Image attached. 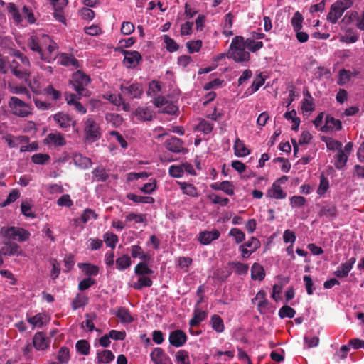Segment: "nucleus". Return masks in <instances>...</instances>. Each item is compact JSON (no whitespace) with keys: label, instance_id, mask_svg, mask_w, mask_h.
Returning a JSON list of instances; mask_svg holds the SVG:
<instances>
[{"label":"nucleus","instance_id":"f704fd0d","mask_svg":"<svg viewBox=\"0 0 364 364\" xmlns=\"http://www.w3.org/2000/svg\"><path fill=\"white\" fill-rule=\"evenodd\" d=\"M136 282L133 284V288L137 290L141 289L144 287H150L153 284L151 279L147 275L139 276Z\"/></svg>","mask_w":364,"mask_h":364},{"label":"nucleus","instance_id":"cd10ccee","mask_svg":"<svg viewBox=\"0 0 364 364\" xmlns=\"http://www.w3.org/2000/svg\"><path fill=\"white\" fill-rule=\"evenodd\" d=\"M60 64L63 66H72L75 68H77L79 67L78 60L73 55L61 53L60 55Z\"/></svg>","mask_w":364,"mask_h":364},{"label":"nucleus","instance_id":"1a4fd4ad","mask_svg":"<svg viewBox=\"0 0 364 364\" xmlns=\"http://www.w3.org/2000/svg\"><path fill=\"white\" fill-rule=\"evenodd\" d=\"M2 244L4 245L0 248V256L21 255L22 254V250L17 243L4 238Z\"/></svg>","mask_w":364,"mask_h":364},{"label":"nucleus","instance_id":"ea45409f","mask_svg":"<svg viewBox=\"0 0 364 364\" xmlns=\"http://www.w3.org/2000/svg\"><path fill=\"white\" fill-rule=\"evenodd\" d=\"M132 264V260L129 255H124L122 257H119L116 260V266L117 268L123 271L127 268H129Z\"/></svg>","mask_w":364,"mask_h":364},{"label":"nucleus","instance_id":"052dcab7","mask_svg":"<svg viewBox=\"0 0 364 364\" xmlns=\"http://www.w3.org/2000/svg\"><path fill=\"white\" fill-rule=\"evenodd\" d=\"M33 102L36 107L42 111L48 110L50 109H52L53 107L52 103L42 101L37 97L33 98Z\"/></svg>","mask_w":364,"mask_h":364},{"label":"nucleus","instance_id":"09e8293b","mask_svg":"<svg viewBox=\"0 0 364 364\" xmlns=\"http://www.w3.org/2000/svg\"><path fill=\"white\" fill-rule=\"evenodd\" d=\"M229 235L235 239L236 244H240L245 240V234L239 228H232L229 232Z\"/></svg>","mask_w":364,"mask_h":364},{"label":"nucleus","instance_id":"2eb2a0df","mask_svg":"<svg viewBox=\"0 0 364 364\" xmlns=\"http://www.w3.org/2000/svg\"><path fill=\"white\" fill-rule=\"evenodd\" d=\"M150 356L154 364H171L170 358L161 348H155Z\"/></svg>","mask_w":364,"mask_h":364},{"label":"nucleus","instance_id":"393cba45","mask_svg":"<svg viewBox=\"0 0 364 364\" xmlns=\"http://www.w3.org/2000/svg\"><path fill=\"white\" fill-rule=\"evenodd\" d=\"M75 165L82 169H86L91 166L92 161L88 157L83 156L80 154H75L73 157Z\"/></svg>","mask_w":364,"mask_h":364},{"label":"nucleus","instance_id":"338daca9","mask_svg":"<svg viewBox=\"0 0 364 364\" xmlns=\"http://www.w3.org/2000/svg\"><path fill=\"white\" fill-rule=\"evenodd\" d=\"M264 83V79L262 76L261 74H259L257 77L254 80L252 85L249 89L251 90V92H257L261 86H262Z\"/></svg>","mask_w":364,"mask_h":364},{"label":"nucleus","instance_id":"49530a36","mask_svg":"<svg viewBox=\"0 0 364 364\" xmlns=\"http://www.w3.org/2000/svg\"><path fill=\"white\" fill-rule=\"evenodd\" d=\"M303 21L304 18L300 12L296 11L291 20V23L294 31H300L302 28Z\"/></svg>","mask_w":364,"mask_h":364},{"label":"nucleus","instance_id":"f03ea898","mask_svg":"<svg viewBox=\"0 0 364 364\" xmlns=\"http://www.w3.org/2000/svg\"><path fill=\"white\" fill-rule=\"evenodd\" d=\"M48 43H50V37L48 35L36 34L28 38L27 46L31 50L38 53L43 60L49 62L51 58L46 56L43 51V48Z\"/></svg>","mask_w":364,"mask_h":364},{"label":"nucleus","instance_id":"bb28decb","mask_svg":"<svg viewBox=\"0 0 364 364\" xmlns=\"http://www.w3.org/2000/svg\"><path fill=\"white\" fill-rule=\"evenodd\" d=\"M235 155L237 157H244L250 154V150L246 147L244 142L237 139L233 145Z\"/></svg>","mask_w":364,"mask_h":364},{"label":"nucleus","instance_id":"a878e982","mask_svg":"<svg viewBox=\"0 0 364 364\" xmlns=\"http://www.w3.org/2000/svg\"><path fill=\"white\" fill-rule=\"evenodd\" d=\"M11 73L19 79H26L30 73L28 69H18V63L14 60L9 65Z\"/></svg>","mask_w":364,"mask_h":364},{"label":"nucleus","instance_id":"e433bc0d","mask_svg":"<svg viewBox=\"0 0 364 364\" xmlns=\"http://www.w3.org/2000/svg\"><path fill=\"white\" fill-rule=\"evenodd\" d=\"M134 273L137 276H145L152 274L154 271L148 267L147 263L139 262L134 268Z\"/></svg>","mask_w":364,"mask_h":364},{"label":"nucleus","instance_id":"4c0bfd02","mask_svg":"<svg viewBox=\"0 0 364 364\" xmlns=\"http://www.w3.org/2000/svg\"><path fill=\"white\" fill-rule=\"evenodd\" d=\"M178 184L184 194L191 197H198V193L197 188L193 184L186 182H179Z\"/></svg>","mask_w":364,"mask_h":364},{"label":"nucleus","instance_id":"680f3d73","mask_svg":"<svg viewBox=\"0 0 364 364\" xmlns=\"http://www.w3.org/2000/svg\"><path fill=\"white\" fill-rule=\"evenodd\" d=\"M20 197V193L18 190L14 189L7 196V198L3 202L2 206H6L16 201Z\"/></svg>","mask_w":364,"mask_h":364},{"label":"nucleus","instance_id":"b1692460","mask_svg":"<svg viewBox=\"0 0 364 364\" xmlns=\"http://www.w3.org/2000/svg\"><path fill=\"white\" fill-rule=\"evenodd\" d=\"M136 117L142 122L151 121L153 119V112L148 107H139L134 112Z\"/></svg>","mask_w":364,"mask_h":364},{"label":"nucleus","instance_id":"de8ad7c7","mask_svg":"<svg viewBox=\"0 0 364 364\" xmlns=\"http://www.w3.org/2000/svg\"><path fill=\"white\" fill-rule=\"evenodd\" d=\"M296 314V311L289 306L284 305L279 310V316L281 318H294Z\"/></svg>","mask_w":364,"mask_h":364},{"label":"nucleus","instance_id":"9b49d317","mask_svg":"<svg viewBox=\"0 0 364 364\" xmlns=\"http://www.w3.org/2000/svg\"><path fill=\"white\" fill-rule=\"evenodd\" d=\"M120 90L129 99L140 98L143 94V89L139 83H133L129 86L122 85Z\"/></svg>","mask_w":364,"mask_h":364},{"label":"nucleus","instance_id":"a18cd8bd","mask_svg":"<svg viewBox=\"0 0 364 364\" xmlns=\"http://www.w3.org/2000/svg\"><path fill=\"white\" fill-rule=\"evenodd\" d=\"M104 241L106 245L112 249L115 248L117 243L119 241L118 237L117 235L107 232L103 235Z\"/></svg>","mask_w":364,"mask_h":364},{"label":"nucleus","instance_id":"f8f14e48","mask_svg":"<svg viewBox=\"0 0 364 364\" xmlns=\"http://www.w3.org/2000/svg\"><path fill=\"white\" fill-rule=\"evenodd\" d=\"M187 339L188 337L186 333L180 329L171 331L168 338L170 344L176 348L183 346L186 343Z\"/></svg>","mask_w":364,"mask_h":364},{"label":"nucleus","instance_id":"79ce46f5","mask_svg":"<svg viewBox=\"0 0 364 364\" xmlns=\"http://www.w3.org/2000/svg\"><path fill=\"white\" fill-rule=\"evenodd\" d=\"M243 43L246 48L252 53L259 50L263 47V43L262 41H255L252 38H247L246 40L243 38Z\"/></svg>","mask_w":364,"mask_h":364},{"label":"nucleus","instance_id":"473e14b6","mask_svg":"<svg viewBox=\"0 0 364 364\" xmlns=\"http://www.w3.org/2000/svg\"><path fill=\"white\" fill-rule=\"evenodd\" d=\"M78 267L89 277L90 276H97L99 274V267L90 263H79Z\"/></svg>","mask_w":364,"mask_h":364},{"label":"nucleus","instance_id":"6ab92c4d","mask_svg":"<svg viewBox=\"0 0 364 364\" xmlns=\"http://www.w3.org/2000/svg\"><path fill=\"white\" fill-rule=\"evenodd\" d=\"M220 235V232L216 229H213L211 231L200 232L198 240L202 245H208L210 244L212 241L218 239Z\"/></svg>","mask_w":364,"mask_h":364},{"label":"nucleus","instance_id":"37998d69","mask_svg":"<svg viewBox=\"0 0 364 364\" xmlns=\"http://www.w3.org/2000/svg\"><path fill=\"white\" fill-rule=\"evenodd\" d=\"M77 351L83 355H87L90 353V345L86 340L82 339L77 341L75 344Z\"/></svg>","mask_w":364,"mask_h":364},{"label":"nucleus","instance_id":"423d86ee","mask_svg":"<svg viewBox=\"0 0 364 364\" xmlns=\"http://www.w3.org/2000/svg\"><path fill=\"white\" fill-rule=\"evenodd\" d=\"M84 131L87 141L94 142L101 137L100 128L92 118L86 120Z\"/></svg>","mask_w":364,"mask_h":364},{"label":"nucleus","instance_id":"4be33fe9","mask_svg":"<svg viewBox=\"0 0 364 364\" xmlns=\"http://www.w3.org/2000/svg\"><path fill=\"white\" fill-rule=\"evenodd\" d=\"M114 359V355L111 350H98L97 353L96 363L97 364H108Z\"/></svg>","mask_w":364,"mask_h":364},{"label":"nucleus","instance_id":"603ef678","mask_svg":"<svg viewBox=\"0 0 364 364\" xmlns=\"http://www.w3.org/2000/svg\"><path fill=\"white\" fill-rule=\"evenodd\" d=\"M57 359L61 363H67L70 360V351L68 348L63 346L60 348Z\"/></svg>","mask_w":364,"mask_h":364},{"label":"nucleus","instance_id":"39448f33","mask_svg":"<svg viewBox=\"0 0 364 364\" xmlns=\"http://www.w3.org/2000/svg\"><path fill=\"white\" fill-rule=\"evenodd\" d=\"M90 81V79L88 75L80 71H77L73 74L70 83L79 95L86 96L85 87L88 85Z\"/></svg>","mask_w":364,"mask_h":364},{"label":"nucleus","instance_id":"bf43d9fd","mask_svg":"<svg viewBox=\"0 0 364 364\" xmlns=\"http://www.w3.org/2000/svg\"><path fill=\"white\" fill-rule=\"evenodd\" d=\"M243 245L244 246H246V247L250 248V250L255 252L257 249L260 247L261 243L260 241L255 237H251L250 240L245 242Z\"/></svg>","mask_w":364,"mask_h":364},{"label":"nucleus","instance_id":"dca6fc26","mask_svg":"<svg viewBox=\"0 0 364 364\" xmlns=\"http://www.w3.org/2000/svg\"><path fill=\"white\" fill-rule=\"evenodd\" d=\"M355 262V257L350 258L347 262L342 263L338 267L337 269L334 272V274L338 278L346 277L353 269Z\"/></svg>","mask_w":364,"mask_h":364},{"label":"nucleus","instance_id":"72a5a7b5","mask_svg":"<svg viewBox=\"0 0 364 364\" xmlns=\"http://www.w3.org/2000/svg\"><path fill=\"white\" fill-rule=\"evenodd\" d=\"M210 324L212 328L217 333H222L225 330L224 322L222 318L217 314H214L211 316Z\"/></svg>","mask_w":364,"mask_h":364},{"label":"nucleus","instance_id":"5fc2aeb1","mask_svg":"<svg viewBox=\"0 0 364 364\" xmlns=\"http://www.w3.org/2000/svg\"><path fill=\"white\" fill-rule=\"evenodd\" d=\"M213 124L210 123L205 119H202L198 125V129L203 132L204 134H210L213 129Z\"/></svg>","mask_w":364,"mask_h":364},{"label":"nucleus","instance_id":"c9c22d12","mask_svg":"<svg viewBox=\"0 0 364 364\" xmlns=\"http://www.w3.org/2000/svg\"><path fill=\"white\" fill-rule=\"evenodd\" d=\"M89 299L87 296L77 294L75 298L72 301V308L73 310H77L80 307H83L88 304Z\"/></svg>","mask_w":364,"mask_h":364},{"label":"nucleus","instance_id":"8fccbe9b","mask_svg":"<svg viewBox=\"0 0 364 364\" xmlns=\"http://www.w3.org/2000/svg\"><path fill=\"white\" fill-rule=\"evenodd\" d=\"M268 194L270 197H273L276 199H283L287 196V193H284L279 185H277L275 183L273 184V189L272 192H269Z\"/></svg>","mask_w":364,"mask_h":364},{"label":"nucleus","instance_id":"4d7b16f0","mask_svg":"<svg viewBox=\"0 0 364 364\" xmlns=\"http://www.w3.org/2000/svg\"><path fill=\"white\" fill-rule=\"evenodd\" d=\"M50 159V156L47 154H36L32 156L31 161L36 164H43Z\"/></svg>","mask_w":364,"mask_h":364},{"label":"nucleus","instance_id":"f257e3e1","mask_svg":"<svg viewBox=\"0 0 364 364\" xmlns=\"http://www.w3.org/2000/svg\"><path fill=\"white\" fill-rule=\"evenodd\" d=\"M245 49L246 47L243 43V37L240 36H235L230 44L228 53L229 57L238 63L249 61L250 55Z\"/></svg>","mask_w":364,"mask_h":364},{"label":"nucleus","instance_id":"3c124183","mask_svg":"<svg viewBox=\"0 0 364 364\" xmlns=\"http://www.w3.org/2000/svg\"><path fill=\"white\" fill-rule=\"evenodd\" d=\"M175 357L177 364H190L188 353L184 350H178Z\"/></svg>","mask_w":364,"mask_h":364},{"label":"nucleus","instance_id":"6e6552de","mask_svg":"<svg viewBox=\"0 0 364 364\" xmlns=\"http://www.w3.org/2000/svg\"><path fill=\"white\" fill-rule=\"evenodd\" d=\"M52 117L55 123L63 129H67L70 127L74 129L77 124L76 121L72 117L63 112H58Z\"/></svg>","mask_w":364,"mask_h":364},{"label":"nucleus","instance_id":"774afa93","mask_svg":"<svg viewBox=\"0 0 364 364\" xmlns=\"http://www.w3.org/2000/svg\"><path fill=\"white\" fill-rule=\"evenodd\" d=\"M57 204L59 206H65L70 208L73 205V203L70 199V195L64 194L58 199Z\"/></svg>","mask_w":364,"mask_h":364},{"label":"nucleus","instance_id":"c756f323","mask_svg":"<svg viewBox=\"0 0 364 364\" xmlns=\"http://www.w3.org/2000/svg\"><path fill=\"white\" fill-rule=\"evenodd\" d=\"M320 217H325L327 218H334L337 215L336 207L333 204H326L323 205L318 212Z\"/></svg>","mask_w":364,"mask_h":364},{"label":"nucleus","instance_id":"0e129e2a","mask_svg":"<svg viewBox=\"0 0 364 364\" xmlns=\"http://www.w3.org/2000/svg\"><path fill=\"white\" fill-rule=\"evenodd\" d=\"M95 284V280L91 277H87L80 281L78 284L80 291H85Z\"/></svg>","mask_w":364,"mask_h":364},{"label":"nucleus","instance_id":"c85d7f7f","mask_svg":"<svg viewBox=\"0 0 364 364\" xmlns=\"http://www.w3.org/2000/svg\"><path fill=\"white\" fill-rule=\"evenodd\" d=\"M348 156L343 150H340L334 156V166L336 169L341 170L346 165Z\"/></svg>","mask_w":364,"mask_h":364},{"label":"nucleus","instance_id":"7ed1b4c3","mask_svg":"<svg viewBox=\"0 0 364 364\" xmlns=\"http://www.w3.org/2000/svg\"><path fill=\"white\" fill-rule=\"evenodd\" d=\"M0 235H1L3 238H6L11 242L16 240L18 242H23L29 239L31 233L28 230L23 228L4 226L1 228Z\"/></svg>","mask_w":364,"mask_h":364},{"label":"nucleus","instance_id":"412c9836","mask_svg":"<svg viewBox=\"0 0 364 364\" xmlns=\"http://www.w3.org/2000/svg\"><path fill=\"white\" fill-rule=\"evenodd\" d=\"M210 188L213 190H220L229 196L234 194V186L229 181H224L221 183H213L210 184Z\"/></svg>","mask_w":364,"mask_h":364},{"label":"nucleus","instance_id":"20e7f679","mask_svg":"<svg viewBox=\"0 0 364 364\" xmlns=\"http://www.w3.org/2000/svg\"><path fill=\"white\" fill-rule=\"evenodd\" d=\"M9 107L14 115L20 117H26L31 114V106L17 97L10 98Z\"/></svg>","mask_w":364,"mask_h":364},{"label":"nucleus","instance_id":"ddd939ff","mask_svg":"<svg viewBox=\"0 0 364 364\" xmlns=\"http://www.w3.org/2000/svg\"><path fill=\"white\" fill-rule=\"evenodd\" d=\"M165 147L173 153L187 152V149L183 147V141L176 136H171L164 143Z\"/></svg>","mask_w":364,"mask_h":364},{"label":"nucleus","instance_id":"13d9d810","mask_svg":"<svg viewBox=\"0 0 364 364\" xmlns=\"http://www.w3.org/2000/svg\"><path fill=\"white\" fill-rule=\"evenodd\" d=\"M126 220L127 221L134 220L136 223H142L146 221V215L143 214H136L134 213H129L126 215Z\"/></svg>","mask_w":364,"mask_h":364},{"label":"nucleus","instance_id":"5701e85b","mask_svg":"<svg viewBox=\"0 0 364 364\" xmlns=\"http://www.w3.org/2000/svg\"><path fill=\"white\" fill-rule=\"evenodd\" d=\"M92 181L105 182L109 177L106 169L100 166L94 168L92 171Z\"/></svg>","mask_w":364,"mask_h":364},{"label":"nucleus","instance_id":"7c9ffc66","mask_svg":"<svg viewBox=\"0 0 364 364\" xmlns=\"http://www.w3.org/2000/svg\"><path fill=\"white\" fill-rule=\"evenodd\" d=\"M116 316L123 323H131L134 321V318L132 316L129 310L125 307L119 308L117 312L116 313Z\"/></svg>","mask_w":364,"mask_h":364},{"label":"nucleus","instance_id":"aec40b11","mask_svg":"<svg viewBox=\"0 0 364 364\" xmlns=\"http://www.w3.org/2000/svg\"><path fill=\"white\" fill-rule=\"evenodd\" d=\"M44 143L48 146H63L66 140L60 133H50L44 139Z\"/></svg>","mask_w":364,"mask_h":364},{"label":"nucleus","instance_id":"9d476101","mask_svg":"<svg viewBox=\"0 0 364 364\" xmlns=\"http://www.w3.org/2000/svg\"><path fill=\"white\" fill-rule=\"evenodd\" d=\"M122 53L124 56L123 63L128 68H136L142 59L141 54L136 50H122Z\"/></svg>","mask_w":364,"mask_h":364},{"label":"nucleus","instance_id":"69168bd1","mask_svg":"<svg viewBox=\"0 0 364 364\" xmlns=\"http://www.w3.org/2000/svg\"><path fill=\"white\" fill-rule=\"evenodd\" d=\"M168 173L173 178H180L183 174V167L181 166L172 165L169 167Z\"/></svg>","mask_w":364,"mask_h":364},{"label":"nucleus","instance_id":"0eeeda50","mask_svg":"<svg viewBox=\"0 0 364 364\" xmlns=\"http://www.w3.org/2000/svg\"><path fill=\"white\" fill-rule=\"evenodd\" d=\"M350 7H351L350 2L347 4L342 1H337L331 5V11L327 16L328 21L332 23H336L344 11Z\"/></svg>","mask_w":364,"mask_h":364},{"label":"nucleus","instance_id":"58836bf2","mask_svg":"<svg viewBox=\"0 0 364 364\" xmlns=\"http://www.w3.org/2000/svg\"><path fill=\"white\" fill-rule=\"evenodd\" d=\"M127 198L136 203H141L150 204L154 203V198L151 196H141L130 193H127Z\"/></svg>","mask_w":364,"mask_h":364},{"label":"nucleus","instance_id":"f3484780","mask_svg":"<svg viewBox=\"0 0 364 364\" xmlns=\"http://www.w3.org/2000/svg\"><path fill=\"white\" fill-rule=\"evenodd\" d=\"M50 340L43 332H37L33 338V345L38 350H44L49 347Z\"/></svg>","mask_w":364,"mask_h":364},{"label":"nucleus","instance_id":"a19ab883","mask_svg":"<svg viewBox=\"0 0 364 364\" xmlns=\"http://www.w3.org/2000/svg\"><path fill=\"white\" fill-rule=\"evenodd\" d=\"M43 94L49 97L53 101H58L62 97L61 92L57 90L50 85L43 89Z\"/></svg>","mask_w":364,"mask_h":364},{"label":"nucleus","instance_id":"e2e57ef3","mask_svg":"<svg viewBox=\"0 0 364 364\" xmlns=\"http://www.w3.org/2000/svg\"><path fill=\"white\" fill-rule=\"evenodd\" d=\"M21 210L22 214L26 217L35 218L36 214L31 211V206L28 202H23L21 205Z\"/></svg>","mask_w":364,"mask_h":364},{"label":"nucleus","instance_id":"864d4df0","mask_svg":"<svg viewBox=\"0 0 364 364\" xmlns=\"http://www.w3.org/2000/svg\"><path fill=\"white\" fill-rule=\"evenodd\" d=\"M164 42L166 44V49L173 53L178 49V45L176 42L167 35L164 36Z\"/></svg>","mask_w":364,"mask_h":364},{"label":"nucleus","instance_id":"2f4dec72","mask_svg":"<svg viewBox=\"0 0 364 364\" xmlns=\"http://www.w3.org/2000/svg\"><path fill=\"white\" fill-rule=\"evenodd\" d=\"M265 272L263 267L258 263H254L251 268V277L254 280L262 281L264 279Z\"/></svg>","mask_w":364,"mask_h":364},{"label":"nucleus","instance_id":"6e6d98bb","mask_svg":"<svg viewBox=\"0 0 364 364\" xmlns=\"http://www.w3.org/2000/svg\"><path fill=\"white\" fill-rule=\"evenodd\" d=\"M186 46L190 53L198 52L202 46V41L200 40L190 41L186 43Z\"/></svg>","mask_w":364,"mask_h":364},{"label":"nucleus","instance_id":"c03bdc74","mask_svg":"<svg viewBox=\"0 0 364 364\" xmlns=\"http://www.w3.org/2000/svg\"><path fill=\"white\" fill-rule=\"evenodd\" d=\"M322 141L326 142V146L329 150H337V152L340 151V150H343V144L338 140L331 138L326 139V137H323Z\"/></svg>","mask_w":364,"mask_h":364},{"label":"nucleus","instance_id":"4468645a","mask_svg":"<svg viewBox=\"0 0 364 364\" xmlns=\"http://www.w3.org/2000/svg\"><path fill=\"white\" fill-rule=\"evenodd\" d=\"M255 301H259L257 304V311L260 314H264L268 312L270 309V304L266 298V293L263 290L257 292L255 297L252 299V303Z\"/></svg>","mask_w":364,"mask_h":364},{"label":"nucleus","instance_id":"a211bd4d","mask_svg":"<svg viewBox=\"0 0 364 364\" xmlns=\"http://www.w3.org/2000/svg\"><path fill=\"white\" fill-rule=\"evenodd\" d=\"M333 129L337 131L341 130L342 122L341 120L328 114L325 119V124L321 127V131L327 133L333 131Z\"/></svg>","mask_w":364,"mask_h":364}]
</instances>
